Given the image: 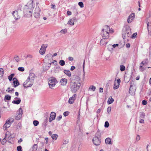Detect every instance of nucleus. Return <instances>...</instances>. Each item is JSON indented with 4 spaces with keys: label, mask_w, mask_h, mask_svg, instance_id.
Instances as JSON below:
<instances>
[{
    "label": "nucleus",
    "mask_w": 151,
    "mask_h": 151,
    "mask_svg": "<svg viewBox=\"0 0 151 151\" xmlns=\"http://www.w3.org/2000/svg\"><path fill=\"white\" fill-rule=\"evenodd\" d=\"M131 34V31L130 27L127 25H125L122 30V37L124 40H128V38L130 36Z\"/></svg>",
    "instance_id": "f257e3e1"
},
{
    "label": "nucleus",
    "mask_w": 151,
    "mask_h": 151,
    "mask_svg": "<svg viewBox=\"0 0 151 151\" xmlns=\"http://www.w3.org/2000/svg\"><path fill=\"white\" fill-rule=\"evenodd\" d=\"M71 91L73 93H76L79 89L81 84L76 82L70 81Z\"/></svg>",
    "instance_id": "f03ea898"
},
{
    "label": "nucleus",
    "mask_w": 151,
    "mask_h": 151,
    "mask_svg": "<svg viewBox=\"0 0 151 151\" xmlns=\"http://www.w3.org/2000/svg\"><path fill=\"white\" fill-rule=\"evenodd\" d=\"M48 80V84L49 87L51 88L54 87L58 82L56 78L54 77H51L49 78Z\"/></svg>",
    "instance_id": "7ed1b4c3"
},
{
    "label": "nucleus",
    "mask_w": 151,
    "mask_h": 151,
    "mask_svg": "<svg viewBox=\"0 0 151 151\" xmlns=\"http://www.w3.org/2000/svg\"><path fill=\"white\" fill-rule=\"evenodd\" d=\"M11 120L8 119L6 121L5 124L3 126L4 130H6L10 126V124L12 123L14 121V119L13 118H11Z\"/></svg>",
    "instance_id": "20e7f679"
},
{
    "label": "nucleus",
    "mask_w": 151,
    "mask_h": 151,
    "mask_svg": "<svg viewBox=\"0 0 151 151\" xmlns=\"http://www.w3.org/2000/svg\"><path fill=\"white\" fill-rule=\"evenodd\" d=\"M75 81L77 83H80L81 84V80L80 78L78 76L76 75H74L73 76L70 78V81L72 82Z\"/></svg>",
    "instance_id": "39448f33"
},
{
    "label": "nucleus",
    "mask_w": 151,
    "mask_h": 151,
    "mask_svg": "<svg viewBox=\"0 0 151 151\" xmlns=\"http://www.w3.org/2000/svg\"><path fill=\"white\" fill-rule=\"evenodd\" d=\"M26 6H24L23 9V12L24 14L27 16H32L33 11L30 10V9Z\"/></svg>",
    "instance_id": "423d86ee"
},
{
    "label": "nucleus",
    "mask_w": 151,
    "mask_h": 151,
    "mask_svg": "<svg viewBox=\"0 0 151 151\" xmlns=\"http://www.w3.org/2000/svg\"><path fill=\"white\" fill-rule=\"evenodd\" d=\"M23 111L22 109L21 108H19L15 116V118L16 120H19L20 119L22 115Z\"/></svg>",
    "instance_id": "0eeeda50"
},
{
    "label": "nucleus",
    "mask_w": 151,
    "mask_h": 151,
    "mask_svg": "<svg viewBox=\"0 0 151 151\" xmlns=\"http://www.w3.org/2000/svg\"><path fill=\"white\" fill-rule=\"evenodd\" d=\"M25 6H26L27 8L30 9V10L33 11L35 7V3L33 2V0H30Z\"/></svg>",
    "instance_id": "6e6552de"
},
{
    "label": "nucleus",
    "mask_w": 151,
    "mask_h": 151,
    "mask_svg": "<svg viewBox=\"0 0 151 151\" xmlns=\"http://www.w3.org/2000/svg\"><path fill=\"white\" fill-rule=\"evenodd\" d=\"M33 83L32 81L27 79L23 83V86L24 88L30 87L32 86Z\"/></svg>",
    "instance_id": "1a4fd4ad"
},
{
    "label": "nucleus",
    "mask_w": 151,
    "mask_h": 151,
    "mask_svg": "<svg viewBox=\"0 0 151 151\" xmlns=\"http://www.w3.org/2000/svg\"><path fill=\"white\" fill-rule=\"evenodd\" d=\"M92 140L93 144L96 146L99 145L101 143L100 138L98 137H94L93 138Z\"/></svg>",
    "instance_id": "9d476101"
},
{
    "label": "nucleus",
    "mask_w": 151,
    "mask_h": 151,
    "mask_svg": "<svg viewBox=\"0 0 151 151\" xmlns=\"http://www.w3.org/2000/svg\"><path fill=\"white\" fill-rule=\"evenodd\" d=\"M101 35L104 39H107L109 37V32L106 31H105L104 29H102Z\"/></svg>",
    "instance_id": "9b49d317"
},
{
    "label": "nucleus",
    "mask_w": 151,
    "mask_h": 151,
    "mask_svg": "<svg viewBox=\"0 0 151 151\" xmlns=\"http://www.w3.org/2000/svg\"><path fill=\"white\" fill-rule=\"evenodd\" d=\"M40 9L39 7H36L35 10L34 15V17L36 18L40 17Z\"/></svg>",
    "instance_id": "f8f14e48"
},
{
    "label": "nucleus",
    "mask_w": 151,
    "mask_h": 151,
    "mask_svg": "<svg viewBox=\"0 0 151 151\" xmlns=\"http://www.w3.org/2000/svg\"><path fill=\"white\" fill-rule=\"evenodd\" d=\"M48 46V45L47 44H43L42 45L39 51L41 55H43L45 53L46 48Z\"/></svg>",
    "instance_id": "ddd939ff"
},
{
    "label": "nucleus",
    "mask_w": 151,
    "mask_h": 151,
    "mask_svg": "<svg viewBox=\"0 0 151 151\" xmlns=\"http://www.w3.org/2000/svg\"><path fill=\"white\" fill-rule=\"evenodd\" d=\"M135 17L134 13H132L130 14L128 17L127 22L129 23L131 22L132 20H134Z\"/></svg>",
    "instance_id": "4468645a"
},
{
    "label": "nucleus",
    "mask_w": 151,
    "mask_h": 151,
    "mask_svg": "<svg viewBox=\"0 0 151 151\" xmlns=\"http://www.w3.org/2000/svg\"><path fill=\"white\" fill-rule=\"evenodd\" d=\"M12 14L14 19L16 20H17L20 18V16L19 15L18 11H15L12 12Z\"/></svg>",
    "instance_id": "2eb2a0df"
},
{
    "label": "nucleus",
    "mask_w": 151,
    "mask_h": 151,
    "mask_svg": "<svg viewBox=\"0 0 151 151\" xmlns=\"http://www.w3.org/2000/svg\"><path fill=\"white\" fill-rule=\"evenodd\" d=\"M56 116V113L54 112H52L50 114L49 119V122L51 123L52 121L54 120L55 119Z\"/></svg>",
    "instance_id": "dca6fc26"
},
{
    "label": "nucleus",
    "mask_w": 151,
    "mask_h": 151,
    "mask_svg": "<svg viewBox=\"0 0 151 151\" xmlns=\"http://www.w3.org/2000/svg\"><path fill=\"white\" fill-rule=\"evenodd\" d=\"M76 94L75 93L74 94L73 96L70 97L68 100V103L70 104H73L74 103V101L76 99Z\"/></svg>",
    "instance_id": "f3484780"
},
{
    "label": "nucleus",
    "mask_w": 151,
    "mask_h": 151,
    "mask_svg": "<svg viewBox=\"0 0 151 151\" xmlns=\"http://www.w3.org/2000/svg\"><path fill=\"white\" fill-rule=\"evenodd\" d=\"M35 77H36V76L35 74L33 73H30L29 76L27 78V79L30 80L31 79L30 81L34 83Z\"/></svg>",
    "instance_id": "a211bd4d"
},
{
    "label": "nucleus",
    "mask_w": 151,
    "mask_h": 151,
    "mask_svg": "<svg viewBox=\"0 0 151 151\" xmlns=\"http://www.w3.org/2000/svg\"><path fill=\"white\" fill-rule=\"evenodd\" d=\"M147 26L149 34L151 35V22H148Z\"/></svg>",
    "instance_id": "6ab92c4d"
},
{
    "label": "nucleus",
    "mask_w": 151,
    "mask_h": 151,
    "mask_svg": "<svg viewBox=\"0 0 151 151\" xmlns=\"http://www.w3.org/2000/svg\"><path fill=\"white\" fill-rule=\"evenodd\" d=\"M61 85L63 86L65 85L67 82V80L66 78H62L60 81Z\"/></svg>",
    "instance_id": "aec40b11"
},
{
    "label": "nucleus",
    "mask_w": 151,
    "mask_h": 151,
    "mask_svg": "<svg viewBox=\"0 0 151 151\" xmlns=\"http://www.w3.org/2000/svg\"><path fill=\"white\" fill-rule=\"evenodd\" d=\"M64 73L69 77L71 76V73L70 72L69 70H65L63 71Z\"/></svg>",
    "instance_id": "412c9836"
},
{
    "label": "nucleus",
    "mask_w": 151,
    "mask_h": 151,
    "mask_svg": "<svg viewBox=\"0 0 151 151\" xmlns=\"http://www.w3.org/2000/svg\"><path fill=\"white\" fill-rule=\"evenodd\" d=\"M21 101V99H19L17 100H14L12 102V103L14 104H19Z\"/></svg>",
    "instance_id": "4be33fe9"
},
{
    "label": "nucleus",
    "mask_w": 151,
    "mask_h": 151,
    "mask_svg": "<svg viewBox=\"0 0 151 151\" xmlns=\"http://www.w3.org/2000/svg\"><path fill=\"white\" fill-rule=\"evenodd\" d=\"M105 143L106 145L111 144V138L108 137L105 140Z\"/></svg>",
    "instance_id": "5701e85b"
},
{
    "label": "nucleus",
    "mask_w": 151,
    "mask_h": 151,
    "mask_svg": "<svg viewBox=\"0 0 151 151\" xmlns=\"http://www.w3.org/2000/svg\"><path fill=\"white\" fill-rule=\"evenodd\" d=\"M114 101V99L112 98L111 96H110L108 100L107 101V103L108 104H112Z\"/></svg>",
    "instance_id": "b1692460"
},
{
    "label": "nucleus",
    "mask_w": 151,
    "mask_h": 151,
    "mask_svg": "<svg viewBox=\"0 0 151 151\" xmlns=\"http://www.w3.org/2000/svg\"><path fill=\"white\" fill-rule=\"evenodd\" d=\"M13 83L14 84V87H16L19 85V83L18 81H13Z\"/></svg>",
    "instance_id": "393cba45"
},
{
    "label": "nucleus",
    "mask_w": 151,
    "mask_h": 151,
    "mask_svg": "<svg viewBox=\"0 0 151 151\" xmlns=\"http://www.w3.org/2000/svg\"><path fill=\"white\" fill-rule=\"evenodd\" d=\"M11 96L10 95H8L5 96L4 99L5 101L6 102V100H11Z\"/></svg>",
    "instance_id": "a878e982"
},
{
    "label": "nucleus",
    "mask_w": 151,
    "mask_h": 151,
    "mask_svg": "<svg viewBox=\"0 0 151 151\" xmlns=\"http://www.w3.org/2000/svg\"><path fill=\"white\" fill-rule=\"evenodd\" d=\"M7 136V134H5V138L2 139V141L1 142V143L2 145H4L5 143L6 142V138Z\"/></svg>",
    "instance_id": "bb28decb"
},
{
    "label": "nucleus",
    "mask_w": 151,
    "mask_h": 151,
    "mask_svg": "<svg viewBox=\"0 0 151 151\" xmlns=\"http://www.w3.org/2000/svg\"><path fill=\"white\" fill-rule=\"evenodd\" d=\"M37 144H35L32 147V151H36L37 149Z\"/></svg>",
    "instance_id": "cd10ccee"
},
{
    "label": "nucleus",
    "mask_w": 151,
    "mask_h": 151,
    "mask_svg": "<svg viewBox=\"0 0 151 151\" xmlns=\"http://www.w3.org/2000/svg\"><path fill=\"white\" fill-rule=\"evenodd\" d=\"M119 85L117 84L115 81H114L113 88L114 90L117 89L119 87Z\"/></svg>",
    "instance_id": "c85d7f7f"
},
{
    "label": "nucleus",
    "mask_w": 151,
    "mask_h": 151,
    "mask_svg": "<svg viewBox=\"0 0 151 151\" xmlns=\"http://www.w3.org/2000/svg\"><path fill=\"white\" fill-rule=\"evenodd\" d=\"M47 120L45 121V122L43 123L42 126L43 129L45 130L46 128V126L47 125Z\"/></svg>",
    "instance_id": "c756f323"
},
{
    "label": "nucleus",
    "mask_w": 151,
    "mask_h": 151,
    "mask_svg": "<svg viewBox=\"0 0 151 151\" xmlns=\"http://www.w3.org/2000/svg\"><path fill=\"white\" fill-rule=\"evenodd\" d=\"M141 114L139 116V118L140 119H145V114L143 112H140Z\"/></svg>",
    "instance_id": "7c9ffc66"
},
{
    "label": "nucleus",
    "mask_w": 151,
    "mask_h": 151,
    "mask_svg": "<svg viewBox=\"0 0 151 151\" xmlns=\"http://www.w3.org/2000/svg\"><path fill=\"white\" fill-rule=\"evenodd\" d=\"M58 135L56 134H53L51 136V137L52 138L53 140H55L57 139Z\"/></svg>",
    "instance_id": "2f4dec72"
},
{
    "label": "nucleus",
    "mask_w": 151,
    "mask_h": 151,
    "mask_svg": "<svg viewBox=\"0 0 151 151\" xmlns=\"http://www.w3.org/2000/svg\"><path fill=\"white\" fill-rule=\"evenodd\" d=\"M88 88L89 90H90L93 91H94L95 90L96 88V87L92 85L91 86H90Z\"/></svg>",
    "instance_id": "473e14b6"
},
{
    "label": "nucleus",
    "mask_w": 151,
    "mask_h": 151,
    "mask_svg": "<svg viewBox=\"0 0 151 151\" xmlns=\"http://www.w3.org/2000/svg\"><path fill=\"white\" fill-rule=\"evenodd\" d=\"M14 73H12L8 77V78L9 81H12V79H13V77L14 76Z\"/></svg>",
    "instance_id": "72a5a7b5"
},
{
    "label": "nucleus",
    "mask_w": 151,
    "mask_h": 151,
    "mask_svg": "<svg viewBox=\"0 0 151 151\" xmlns=\"http://www.w3.org/2000/svg\"><path fill=\"white\" fill-rule=\"evenodd\" d=\"M52 55L51 54L49 53L46 55L45 58L48 60H50L52 57Z\"/></svg>",
    "instance_id": "f704fd0d"
},
{
    "label": "nucleus",
    "mask_w": 151,
    "mask_h": 151,
    "mask_svg": "<svg viewBox=\"0 0 151 151\" xmlns=\"http://www.w3.org/2000/svg\"><path fill=\"white\" fill-rule=\"evenodd\" d=\"M67 24H70L71 26H73L74 24V23L73 22L72 19H70L69 21L68 22Z\"/></svg>",
    "instance_id": "c9c22d12"
},
{
    "label": "nucleus",
    "mask_w": 151,
    "mask_h": 151,
    "mask_svg": "<svg viewBox=\"0 0 151 151\" xmlns=\"http://www.w3.org/2000/svg\"><path fill=\"white\" fill-rule=\"evenodd\" d=\"M95 136L98 137L99 138H100V137H101V133L99 129L97 131L95 134Z\"/></svg>",
    "instance_id": "e433bc0d"
},
{
    "label": "nucleus",
    "mask_w": 151,
    "mask_h": 151,
    "mask_svg": "<svg viewBox=\"0 0 151 151\" xmlns=\"http://www.w3.org/2000/svg\"><path fill=\"white\" fill-rule=\"evenodd\" d=\"M148 63V60L147 58H146L144 59L143 61H142L141 62V64L143 65H144L145 64H147Z\"/></svg>",
    "instance_id": "4c0bfd02"
},
{
    "label": "nucleus",
    "mask_w": 151,
    "mask_h": 151,
    "mask_svg": "<svg viewBox=\"0 0 151 151\" xmlns=\"http://www.w3.org/2000/svg\"><path fill=\"white\" fill-rule=\"evenodd\" d=\"M33 124L35 126H37L39 124V122L37 120H35L33 121Z\"/></svg>",
    "instance_id": "58836bf2"
},
{
    "label": "nucleus",
    "mask_w": 151,
    "mask_h": 151,
    "mask_svg": "<svg viewBox=\"0 0 151 151\" xmlns=\"http://www.w3.org/2000/svg\"><path fill=\"white\" fill-rule=\"evenodd\" d=\"M59 64L61 66H63L65 64V62L64 60H61L59 62Z\"/></svg>",
    "instance_id": "ea45409f"
},
{
    "label": "nucleus",
    "mask_w": 151,
    "mask_h": 151,
    "mask_svg": "<svg viewBox=\"0 0 151 151\" xmlns=\"http://www.w3.org/2000/svg\"><path fill=\"white\" fill-rule=\"evenodd\" d=\"M22 128V125L21 123L20 122L17 124L16 128L17 129H21Z\"/></svg>",
    "instance_id": "a19ab883"
},
{
    "label": "nucleus",
    "mask_w": 151,
    "mask_h": 151,
    "mask_svg": "<svg viewBox=\"0 0 151 151\" xmlns=\"http://www.w3.org/2000/svg\"><path fill=\"white\" fill-rule=\"evenodd\" d=\"M120 70L121 71H123L125 70V67L124 65H121L120 66Z\"/></svg>",
    "instance_id": "79ce46f5"
},
{
    "label": "nucleus",
    "mask_w": 151,
    "mask_h": 151,
    "mask_svg": "<svg viewBox=\"0 0 151 151\" xmlns=\"http://www.w3.org/2000/svg\"><path fill=\"white\" fill-rule=\"evenodd\" d=\"M104 27L105 29H104V30L105 31H108V30H109V31H111V30L110 29L109 27V26L108 25H106Z\"/></svg>",
    "instance_id": "37998d69"
},
{
    "label": "nucleus",
    "mask_w": 151,
    "mask_h": 151,
    "mask_svg": "<svg viewBox=\"0 0 151 151\" xmlns=\"http://www.w3.org/2000/svg\"><path fill=\"white\" fill-rule=\"evenodd\" d=\"M137 33H134L132 34V35L130 37L132 39L135 38L137 36Z\"/></svg>",
    "instance_id": "c03bdc74"
},
{
    "label": "nucleus",
    "mask_w": 151,
    "mask_h": 151,
    "mask_svg": "<svg viewBox=\"0 0 151 151\" xmlns=\"http://www.w3.org/2000/svg\"><path fill=\"white\" fill-rule=\"evenodd\" d=\"M109 125V122L108 121H106L105 122L104 127L106 128H108Z\"/></svg>",
    "instance_id": "a18cd8bd"
},
{
    "label": "nucleus",
    "mask_w": 151,
    "mask_h": 151,
    "mask_svg": "<svg viewBox=\"0 0 151 151\" xmlns=\"http://www.w3.org/2000/svg\"><path fill=\"white\" fill-rule=\"evenodd\" d=\"M19 70L20 71L23 72L24 70V67H19L18 68Z\"/></svg>",
    "instance_id": "49530a36"
},
{
    "label": "nucleus",
    "mask_w": 151,
    "mask_h": 151,
    "mask_svg": "<svg viewBox=\"0 0 151 151\" xmlns=\"http://www.w3.org/2000/svg\"><path fill=\"white\" fill-rule=\"evenodd\" d=\"M17 151H22V147L20 145L17 147Z\"/></svg>",
    "instance_id": "de8ad7c7"
},
{
    "label": "nucleus",
    "mask_w": 151,
    "mask_h": 151,
    "mask_svg": "<svg viewBox=\"0 0 151 151\" xmlns=\"http://www.w3.org/2000/svg\"><path fill=\"white\" fill-rule=\"evenodd\" d=\"M78 4L81 8H83L84 6L82 2H79Z\"/></svg>",
    "instance_id": "09e8293b"
},
{
    "label": "nucleus",
    "mask_w": 151,
    "mask_h": 151,
    "mask_svg": "<svg viewBox=\"0 0 151 151\" xmlns=\"http://www.w3.org/2000/svg\"><path fill=\"white\" fill-rule=\"evenodd\" d=\"M67 32V30L66 29H62L60 31V32L62 34H65Z\"/></svg>",
    "instance_id": "8fccbe9b"
},
{
    "label": "nucleus",
    "mask_w": 151,
    "mask_h": 151,
    "mask_svg": "<svg viewBox=\"0 0 151 151\" xmlns=\"http://www.w3.org/2000/svg\"><path fill=\"white\" fill-rule=\"evenodd\" d=\"M14 58L17 62H18L19 61V59L18 56L17 55L15 56L14 57Z\"/></svg>",
    "instance_id": "3c124183"
},
{
    "label": "nucleus",
    "mask_w": 151,
    "mask_h": 151,
    "mask_svg": "<svg viewBox=\"0 0 151 151\" xmlns=\"http://www.w3.org/2000/svg\"><path fill=\"white\" fill-rule=\"evenodd\" d=\"M0 72L1 73L0 75L2 76L4 74V69L3 68H0Z\"/></svg>",
    "instance_id": "603ef678"
},
{
    "label": "nucleus",
    "mask_w": 151,
    "mask_h": 151,
    "mask_svg": "<svg viewBox=\"0 0 151 151\" xmlns=\"http://www.w3.org/2000/svg\"><path fill=\"white\" fill-rule=\"evenodd\" d=\"M62 118V116L61 115H60L58 116L56 119L58 121H59Z\"/></svg>",
    "instance_id": "864d4df0"
},
{
    "label": "nucleus",
    "mask_w": 151,
    "mask_h": 151,
    "mask_svg": "<svg viewBox=\"0 0 151 151\" xmlns=\"http://www.w3.org/2000/svg\"><path fill=\"white\" fill-rule=\"evenodd\" d=\"M69 112L68 111H65L63 113V115L65 116H67L69 114Z\"/></svg>",
    "instance_id": "5fc2aeb1"
},
{
    "label": "nucleus",
    "mask_w": 151,
    "mask_h": 151,
    "mask_svg": "<svg viewBox=\"0 0 151 151\" xmlns=\"http://www.w3.org/2000/svg\"><path fill=\"white\" fill-rule=\"evenodd\" d=\"M142 103L143 105H145L147 104V101L145 100H143L142 101Z\"/></svg>",
    "instance_id": "6e6d98bb"
},
{
    "label": "nucleus",
    "mask_w": 151,
    "mask_h": 151,
    "mask_svg": "<svg viewBox=\"0 0 151 151\" xmlns=\"http://www.w3.org/2000/svg\"><path fill=\"white\" fill-rule=\"evenodd\" d=\"M111 110V107H109L107 108V111L108 113L109 114Z\"/></svg>",
    "instance_id": "4d7b16f0"
},
{
    "label": "nucleus",
    "mask_w": 151,
    "mask_h": 151,
    "mask_svg": "<svg viewBox=\"0 0 151 151\" xmlns=\"http://www.w3.org/2000/svg\"><path fill=\"white\" fill-rule=\"evenodd\" d=\"M72 19V21L73 22H77V19L76 17H73L72 18V19Z\"/></svg>",
    "instance_id": "13d9d810"
},
{
    "label": "nucleus",
    "mask_w": 151,
    "mask_h": 151,
    "mask_svg": "<svg viewBox=\"0 0 151 151\" xmlns=\"http://www.w3.org/2000/svg\"><path fill=\"white\" fill-rule=\"evenodd\" d=\"M51 64H52V63H50L47 65V68L46 69H45L46 70H47L51 66Z\"/></svg>",
    "instance_id": "bf43d9fd"
},
{
    "label": "nucleus",
    "mask_w": 151,
    "mask_h": 151,
    "mask_svg": "<svg viewBox=\"0 0 151 151\" xmlns=\"http://www.w3.org/2000/svg\"><path fill=\"white\" fill-rule=\"evenodd\" d=\"M133 87L132 84V83H131L130 86V88H129V92L130 93L131 92V88L132 87Z\"/></svg>",
    "instance_id": "052dcab7"
},
{
    "label": "nucleus",
    "mask_w": 151,
    "mask_h": 151,
    "mask_svg": "<svg viewBox=\"0 0 151 151\" xmlns=\"http://www.w3.org/2000/svg\"><path fill=\"white\" fill-rule=\"evenodd\" d=\"M139 122L140 123L144 124V120L142 119H141L139 120Z\"/></svg>",
    "instance_id": "680f3d73"
},
{
    "label": "nucleus",
    "mask_w": 151,
    "mask_h": 151,
    "mask_svg": "<svg viewBox=\"0 0 151 151\" xmlns=\"http://www.w3.org/2000/svg\"><path fill=\"white\" fill-rule=\"evenodd\" d=\"M76 68L74 66H72L70 69V70L71 71H73V70H74Z\"/></svg>",
    "instance_id": "e2e57ef3"
},
{
    "label": "nucleus",
    "mask_w": 151,
    "mask_h": 151,
    "mask_svg": "<svg viewBox=\"0 0 151 151\" xmlns=\"http://www.w3.org/2000/svg\"><path fill=\"white\" fill-rule=\"evenodd\" d=\"M68 59L69 61H72L73 60V58L71 57H69Z\"/></svg>",
    "instance_id": "0e129e2a"
},
{
    "label": "nucleus",
    "mask_w": 151,
    "mask_h": 151,
    "mask_svg": "<svg viewBox=\"0 0 151 151\" xmlns=\"http://www.w3.org/2000/svg\"><path fill=\"white\" fill-rule=\"evenodd\" d=\"M121 82V80L120 79H118L117 80V82H116V83H117V84L118 85H120V83Z\"/></svg>",
    "instance_id": "69168bd1"
},
{
    "label": "nucleus",
    "mask_w": 151,
    "mask_h": 151,
    "mask_svg": "<svg viewBox=\"0 0 151 151\" xmlns=\"http://www.w3.org/2000/svg\"><path fill=\"white\" fill-rule=\"evenodd\" d=\"M119 46V44H114L112 45V47L113 48H115L116 47H117Z\"/></svg>",
    "instance_id": "338daca9"
},
{
    "label": "nucleus",
    "mask_w": 151,
    "mask_h": 151,
    "mask_svg": "<svg viewBox=\"0 0 151 151\" xmlns=\"http://www.w3.org/2000/svg\"><path fill=\"white\" fill-rule=\"evenodd\" d=\"M130 45L129 43H127L126 44V47L127 48H129L130 47Z\"/></svg>",
    "instance_id": "774afa93"
}]
</instances>
